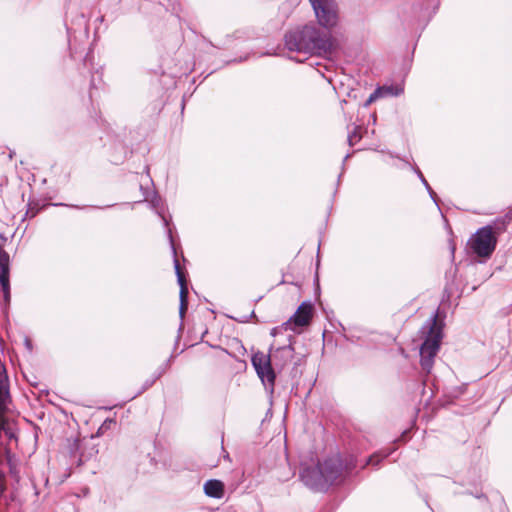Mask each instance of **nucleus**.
<instances>
[{"instance_id":"obj_7","label":"nucleus","mask_w":512,"mask_h":512,"mask_svg":"<svg viewBox=\"0 0 512 512\" xmlns=\"http://www.w3.org/2000/svg\"><path fill=\"white\" fill-rule=\"evenodd\" d=\"M6 381V376L0 373V435L4 434L8 439H13L16 437L14 424L5 416L9 401Z\"/></svg>"},{"instance_id":"obj_2","label":"nucleus","mask_w":512,"mask_h":512,"mask_svg":"<svg viewBox=\"0 0 512 512\" xmlns=\"http://www.w3.org/2000/svg\"><path fill=\"white\" fill-rule=\"evenodd\" d=\"M342 474V464L338 457H332L315 467H303L300 473L304 484L314 490H324L337 481Z\"/></svg>"},{"instance_id":"obj_11","label":"nucleus","mask_w":512,"mask_h":512,"mask_svg":"<svg viewBox=\"0 0 512 512\" xmlns=\"http://www.w3.org/2000/svg\"><path fill=\"white\" fill-rule=\"evenodd\" d=\"M224 488V483L217 479H210L203 486L205 495L215 499H221L224 496Z\"/></svg>"},{"instance_id":"obj_16","label":"nucleus","mask_w":512,"mask_h":512,"mask_svg":"<svg viewBox=\"0 0 512 512\" xmlns=\"http://www.w3.org/2000/svg\"><path fill=\"white\" fill-rule=\"evenodd\" d=\"M421 182L423 183V185L425 186V188L427 189L431 199L437 204V200H436V193L432 190V188L430 187V185L428 184V182L426 181L425 178H422Z\"/></svg>"},{"instance_id":"obj_12","label":"nucleus","mask_w":512,"mask_h":512,"mask_svg":"<svg viewBox=\"0 0 512 512\" xmlns=\"http://www.w3.org/2000/svg\"><path fill=\"white\" fill-rule=\"evenodd\" d=\"M293 352L294 349L291 345L283 346L280 348H277L275 352L270 355L272 360L277 364V360H281V365H285L288 361H290L293 358Z\"/></svg>"},{"instance_id":"obj_20","label":"nucleus","mask_w":512,"mask_h":512,"mask_svg":"<svg viewBox=\"0 0 512 512\" xmlns=\"http://www.w3.org/2000/svg\"><path fill=\"white\" fill-rule=\"evenodd\" d=\"M279 329H280V328H278V327L273 328V329L271 330V335H272V336H276V334L278 333Z\"/></svg>"},{"instance_id":"obj_5","label":"nucleus","mask_w":512,"mask_h":512,"mask_svg":"<svg viewBox=\"0 0 512 512\" xmlns=\"http://www.w3.org/2000/svg\"><path fill=\"white\" fill-rule=\"evenodd\" d=\"M319 25L325 29L334 28L339 19L336 0H308Z\"/></svg>"},{"instance_id":"obj_8","label":"nucleus","mask_w":512,"mask_h":512,"mask_svg":"<svg viewBox=\"0 0 512 512\" xmlns=\"http://www.w3.org/2000/svg\"><path fill=\"white\" fill-rule=\"evenodd\" d=\"M313 313V306L309 302H303L293 316L281 325L285 331L299 332V329L310 323Z\"/></svg>"},{"instance_id":"obj_21","label":"nucleus","mask_w":512,"mask_h":512,"mask_svg":"<svg viewBox=\"0 0 512 512\" xmlns=\"http://www.w3.org/2000/svg\"><path fill=\"white\" fill-rule=\"evenodd\" d=\"M416 173H417V175H418L420 180H422V178H424L422 172L419 169H416Z\"/></svg>"},{"instance_id":"obj_22","label":"nucleus","mask_w":512,"mask_h":512,"mask_svg":"<svg viewBox=\"0 0 512 512\" xmlns=\"http://www.w3.org/2000/svg\"><path fill=\"white\" fill-rule=\"evenodd\" d=\"M159 215H160V216H161V218L163 219L165 226H168L167 219H166L163 215H161L160 213H159Z\"/></svg>"},{"instance_id":"obj_4","label":"nucleus","mask_w":512,"mask_h":512,"mask_svg":"<svg viewBox=\"0 0 512 512\" xmlns=\"http://www.w3.org/2000/svg\"><path fill=\"white\" fill-rule=\"evenodd\" d=\"M497 243L496 236L491 226L478 229L469 239L470 250L479 257H489L495 250Z\"/></svg>"},{"instance_id":"obj_18","label":"nucleus","mask_w":512,"mask_h":512,"mask_svg":"<svg viewBox=\"0 0 512 512\" xmlns=\"http://www.w3.org/2000/svg\"><path fill=\"white\" fill-rule=\"evenodd\" d=\"M8 465H9V468H10V472L14 475L17 474V471H16V467L14 465V463L12 462V459L10 456H8Z\"/></svg>"},{"instance_id":"obj_19","label":"nucleus","mask_w":512,"mask_h":512,"mask_svg":"<svg viewBox=\"0 0 512 512\" xmlns=\"http://www.w3.org/2000/svg\"><path fill=\"white\" fill-rule=\"evenodd\" d=\"M167 233H168V238H169V240H170L171 248H172V250H173V253L175 254V253H176V251H175V247H174V243H173V238H172V231H171V229H168Z\"/></svg>"},{"instance_id":"obj_14","label":"nucleus","mask_w":512,"mask_h":512,"mask_svg":"<svg viewBox=\"0 0 512 512\" xmlns=\"http://www.w3.org/2000/svg\"><path fill=\"white\" fill-rule=\"evenodd\" d=\"M360 129V127H354L353 131L348 133V143L350 146H354L361 139Z\"/></svg>"},{"instance_id":"obj_10","label":"nucleus","mask_w":512,"mask_h":512,"mask_svg":"<svg viewBox=\"0 0 512 512\" xmlns=\"http://www.w3.org/2000/svg\"><path fill=\"white\" fill-rule=\"evenodd\" d=\"M174 268L177 275V281L180 286V306H179V314L181 318H184V315L187 311L188 303H187V296H188V289L186 285V280L183 275V273L180 270L179 261L175 258L174 259Z\"/></svg>"},{"instance_id":"obj_17","label":"nucleus","mask_w":512,"mask_h":512,"mask_svg":"<svg viewBox=\"0 0 512 512\" xmlns=\"http://www.w3.org/2000/svg\"><path fill=\"white\" fill-rule=\"evenodd\" d=\"M421 182L423 183V185L425 186V188L427 189L431 199L437 204V200H436V193L432 190V188L430 187V185L428 184V182L426 181L425 178H422Z\"/></svg>"},{"instance_id":"obj_9","label":"nucleus","mask_w":512,"mask_h":512,"mask_svg":"<svg viewBox=\"0 0 512 512\" xmlns=\"http://www.w3.org/2000/svg\"><path fill=\"white\" fill-rule=\"evenodd\" d=\"M9 262V254L0 248V286L7 302L10 300Z\"/></svg>"},{"instance_id":"obj_3","label":"nucleus","mask_w":512,"mask_h":512,"mask_svg":"<svg viewBox=\"0 0 512 512\" xmlns=\"http://www.w3.org/2000/svg\"><path fill=\"white\" fill-rule=\"evenodd\" d=\"M420 334L423 339L420 346V365L429 374L433 368L435 357L440 350L443 337L442 329L437 324V315L432 316L425 322Z\"/></svg>"},{"instance_id":"obj_15","label":"nucleus","mask_w":512,"mask_h":512,"mask_svg":"<svg viewBox=\"0 0 512 512\" xmlns=\"http://www.w3.org/2000/svg\"><path fill=\"white\" fill-rule=\"evenodd\" d=\"M388 455H389V453H386V454H384V455H380L379 453H376V454H374V455L370 456V457L367 459V461H366V463H365V464H366V465H374V466H376V465H378V464H379V462H380L383 458L387 457Z\"/></svg>"},{"instance_id":"obj_6","label":"nucleus","mask_w":512,"mask_h":512,"mask_svg":"<svg viewBox=\"0 0 512 512\" xmlns=\"http://www.w3.org/2000/svg\"><path fill=\"white\" fill-rule=\"evenodd\" d=\"M252 365L256 370L265 388L273 392L275 383V373L271 366L272 358L262 352H257L252 356Z\"/></svg>"},{"instance_id":"obj_1","label":"nucleus","mask_w":512,"mask_h":512,"mask_svg":"<svg viewBox=\"0 0 512 512\" xmlns=\"http://www.w3.org/2000/svg\"><path fill=\"white\" fill-rule=\"evenodd\" d=\"M284 41L289 51L307 55H330L338 47L337 40L329 31H322L314 24L298 26L288 31Z\"/></svg>"},{"instance_id":"obj_13","label":"nucleus","mask_w":512,"mask_h":512,"mask_svg":"<svg viewBox=\"0 0 512 512\" xmlns=\"http://www.w3.org/2000/svg\"><path fill=\"white\" fill-rule=\"evenodd\" d=\"M401 92V89H396L395 92H392V88H388V87H384V88H380V89H377L376 91H374L369 99L367 100V105L370 104L371 102H373L374 100H376L380 95L384 94V93H390L392 95H399Z\"/></svg>"}]
</instances>
